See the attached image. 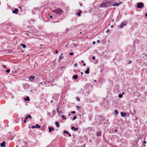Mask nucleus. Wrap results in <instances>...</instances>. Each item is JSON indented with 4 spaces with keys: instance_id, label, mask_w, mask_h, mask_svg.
Masks as SVG:
<instances>
[{
    "instance_id": "69168bd1",
    "label": "nucleus",
    "mask_w": 147,
    "mask_h": 147,
    "mask_svg": "<svg viewBox=\"0 0 147 147\" xmlns=\"http://www.w3.org/2000/svg\"><path fill=\"white\" fill-rule=\"evenodd\" d=\"M28 127H29V128H30V126H28Z\"/></svg>"
},
{
    "instance_id": "680f3d73",
    "label": "nucleus",
    "mask_w": 147,
    "mask_h": 147,
    "mask_svg": "<svg viewBox=\"0 0 147 147\" xmlns=\"http://www.w3.org/2000/svg\"><path fill=\"white\" fill-rule=\"evenodd\" d=\"M59 113H62V112L61 111L60 112L59 111Z\"/></svg>"
},
{
    "instance_id": "3c124183",
    "label": "nucleus",
    "mask_w": 147,
    "mask_h": 147,
    "mask_svg": "<svg viewBox=\"0 0 147 147\" xmlns=\"http://www.w3.org/2000/svg\"><path fill=\"white\" fill-rule=\"evenodd\" d=\"M3 66L5 68L6 67V66L5 65H3Z\"/></svg>"
},
{
    "instance_id": "9b49d317",
    "label": "nucleus",
    "mask_w": 147,
    "mask_h": 147,
    "mask_svg": "<svg viewBox=\"0 0 147 147\" xmlns=\"http://www.w3.org/2000/svg\"><path fill=\"white\" fill-rule=\"evenodd\" d=\"M49 132H51L52 131H53L54 130V128L53 127H49Z\"/></svg>"
},
{
    "instance_id": "7ed1b4c3",
    "label": "nucleus",
    "mask_w": 147,
    "mask_h": 147,
    "mask_svg": "<svg viewBox=\"0 0 147 147\" xmlns=\"http://www.w3.org/2000/svg\"><path fill=\"white\" fill-rule=\"evenodd\" d=\"M144 6V4L142 2L138 3L137 5V7L138 8L142 9L143 8Z\"/></svg>"
},
{
    "instance_id": "4be33fe9",
    "label": "nucleus",
    "mask_w": 147,
    "mask_h": 147,
    "mask_svg": "<svg viewBox=\"0 0 147 147\" xmlns=\"http://www.w3.org/2000/svg\"><path fill=\"white\" fill-rule=\"evenodd\" d=\"M114 111L116 115H117L118 114V112L117 110H115Z\"/></svg>"
},
{
    "instance_id": "a878e982",
    "label": "nucleus",
    "mask_w": 147,
    "mask_h": 147,
    "mask_svg": "<svg viewBox=\"0 0 147 147\" xmlns=\"http://www.w3.org/2000/svg\"><path fill=\"white\" fill-rule=\"evenodd\" d=\"M63 132L64 133H66L67 134H69V132L68 131H64Z\"/></svg>"
},
{
    "instance_id": "bb28decb",
    "label": "nucleus",
    "mask_w": 147,
    "mask_h": 147,
    "mask_svg": "<svg viewBox=\"0 0 147 147\" xmlns=\"http://www.w3.org/2000/svg\"><path fill=\"white\" fill-rule=\"evenodd\" d=\"M27 116V117H28L30 119H31L32 118V117L30 115H28Z\"/></svg>"
},
{
    "instance_id": "9d476101",
    "label": "nucleus",
    "mask_w": 147,
    "mask_h": 147,
    "mask_svg": "<svg viewBox=\"0 0 147 147\" xmlns=\"http://www.w3.org/2000/svg\"><path fill=\"white\" fill-rule=\"evenodd\" d=\"M18 11V9L17 8H15L14 10L12 12L13 13L17 14Z\"/></svg>"
},
{
    "instance_id": "6e6d98bb",
    "label": "nucleus",
    "mask_w": 147,
    "mask_h": 147,
    "mask_svg": "<svg viewBox=\"0 0 147 147\" xmlns=\"http://www.w3.org/2000/svg\"><path fill=\"white\" fill-rule=\"evenodd\" d=\"M78 115H79L80 117H81V114H79Z\"/></svg>"
},
{
    "instance_id": "4d7b16f0",
    "label": "nucleus",
    "mask_w": 147,
    "mask_h": 147,
    "mask_svg": "<svg viewBox=\"0 0 147 147\" xmlns=\"http://www.w3.org/2000/svg\"><path fill=\"white\" fill-rule=\"evenodd\" d=\"M134 112L135 113H136V110H134Z\"/></svg>"
},
{
    "instance_id": "338daca9",
    "label": "nucleus",
    "mask_w": 147,
    "mask_h": 147,
    "mask_svg": "<svg viewBox=\"0 0 147 147\" xmlns=\"http://www.w3.org/2000/svg\"><path fill=\"white\" fill-rule=\"evenodd\" d=\"M68 115L69 116H70V113Z\"/></svg>"
},
{
    "instance_id": "79ce46f5",
    "label": "nucleus",
    "mask_w": 147,
    "mask_h": 147,
    "mask_svg": "<svg viewBox=\"0 0 147 147\" xmlns=\"http://www.w3.org/2000/svg\"><path fill=\"white\" fill-rule=\"evenodd\" d=\"M58 53V51H57V50H56V51H55V53H56V54H57V53Z\"/></svg>"
},
{
    "instance_id": "58836bf2",
    "label": "nucleus",
    "mask_w": 147,
    "mask_h": 147,
    "mask_svg": "<svg viewBox=\"0 0 147 147\" xmlns=\"http://www.w3.org/2000/svg\"><path fill=\"white\" fill-rule=\"evenodd\" d=\"M80 74H81V76L83 74V72H81L80 73Z\"/></svg>"
},
{
    "instance_id": "c85d7f7f",
    "label": "nucleus",
    "mask_w": 147,
    "mask_h": 147,
    "mask_svg": "<svg viewBox=\"0 0 147 147\" xmlns=\"http://www.w3.org/2000/svg\"><path fill=\"white\" fill-rule=\"evenodd\" d=\"M76 118H77V116H75L73 117V120H74L76 119Z\"/></svg>"
},
{
    "instance_id": "f257e3e1",
    "label": "nucleus",
    "mask_w": 147,
    "mask_h": 147,
    "mask_svg": "<svg viewBox=\"0 0 147 147\" xmlns=\"http://www.w3.org/2000/svg\"><path fill=\"white\" fill-rule=\"evenodd\" d=\"M111 5V3L109 1H107L103 2L100 4V7H107L110 6Z\"/></svg>"
},
{
    "instance_id": "052dcab7",
    "label": "nucleus",
    "mask_w": 147,
    "mask_h": 147,
    "mask_svg": "<svg viewBox=\"0 0 147 147\" xmlns=\"http://www.w3.org/2000/svg\"><path fill=\"white\" fill-rule=\"evenodd\" d=\"M115 132H117V129H115Z\"/></svg>"
},
{
    "instance_id": "2f4dec72",
    "label": "nucleus",
    "mask_w": 147,
    "mask_h": 147,
    "mask_svg": "<svg viewBox=\"0 0 147 147\" xmlns=\"http://www.w3.org/2000/svg\"><path fill=\"white\" fill-rule=\"evenodd\" d=\"M78 65V64L77 63H75L74 65V67H76Z\"/></svg>"
},
{
    "instance_id": "f8f14e48",
    "label": "nucleus",
    "mask_w": 147,
    "mask_h": 147,
    "mask_svg": "<svg viewBox=\"0 0 147 147\" xmlns=\"http://www.w3.org/2000/svg\"><path fill=\"white\" fill-rule=\"evenodd\" d=\"M82 12V11L81 10H79V12L78 13H76V15H78L79 17H80L81 16L80 14Z\"/></svg>"
},
{
    "instance_id": "774afa93",
    "label": "nucleus",
    "mask_w": 147,
    "mask_h": 147,
    "mask_svg": "<svg viewBox=\"0 0 147 147\" xmlns=\"http://www.w3.org/2000/svg\"><path fill=\"white\" fill-rule=\"evenodd\" d=\"M83 146L84 147H85V145H84Z\"/></svg>"
},
{
    "instance_id": "f3484780",
    "label": "nucleus",
    "mask_w": 147,
    "mask_h": 147,
    "mask_svg": "<svg viewBox=\"0 0 147 147\" xmlns=\"http://www.w3.org/2000/svg\"><path fill=\"white\" fill-rule=\"evenodd\" d=\"M71 129L73 130L74 129V131H76V130H78V127H76V128H75L74 126H73L71 127Z\"/></svg>"
},
{
    "instance_id": "f704fd0d",
    "label": "nucleus",
    "mask_w": 147,
    "mask_h": 147,
    "mask_svg": "<svg viewBox=\"0 0 147 147\" xmlns=\"http://www.w3.org/2000/svg\"><path fill=\"white\" fill-rule=\"evenodd\" d=\"M76 107L78 108V109H79L80 108V106H78V105H77L76 106Z\"/></svg>"
},
{
    "instance_id": "6ab92c4d",
    "label": "nucleus",
    "mask_w": 147,
    "mask_h": 147,
    "mask_svg": "<svg viewBox=\"0 0 147 147\" xmlns=\"http://www.w3.org/2000/svg\"><path fill=\"white\" fill-rule=\"evenodd\" d=\"M20 46H22V47L24 48H25L26 47V45L24 44H21L20 45Z\"/></svg>"
},
{
    "instance_id": "37998d69",
    "label": "nucleus",
    "mask_w": 147,
    "mask_h": 147,
    "mask_svg": "<svg viewBox=\"0 0 147 147\" xmlns=\"http://www.w3.org/2000/svg\"><path fill=\"white\" fill-rule=\"evenodd\" d=\"M28 117H27H27H25V120H26V119H28Z\"/></svg>"
},
{
    "instance_id": "a18cd8bd",
    "label": "nucleus",
    "mask_w": 147,
    "mask_h": 147,
    "mask_svg": "<svg viewBox=\"0 0 147 147\" xmlns=\"http://www.w3.org/2000/svg\"><path fill=\"white\" fill-rule=\"evenodd\" d=\"M66 30L67 31L69 30V28H67L66 29Z\"/></svg>"
},
{
    "instance_id": "20e7f679",
    "label": "nucleus",
    "mask_w": 147,
    "mask_h": 147,
    "mask_svg": "<svg viewBox=\"0 0 147 147\" xmlns=\"http://www.w3.org/2000/svg\"><path fill=\"white\" fill-rule=\"evenodd\" d=\"M127 23V22L126 21H123L121 24L119 26L121 28H123L124 26H125Z\"/></svg>"
},
{
    "instance_id": "f03ea898",
    "label": "nucleus",
    "mask_w": 147,
    "mask_h": 147,
    "mask_svg": "<svg viewBox=\"0 0 147 147\" xmlns=\"http://www.w3.org/2000/svg\"><path fill=\"white\" fill-rule=\"evenodd\" d=\"M53 12L57 14H60L63 12V10L61 9L58 8L56 9L53 10Z\"/></svg>"
},
{
    "instance_id": "c03bdc74",
    "label": "nucleus",
    "mask_w": 147,
    "mask_h": 147,
    "mask_svg": "<svg viewBox=\"0 0 147 147\" xmlns=\"http://www.w3.org/2000/svg\"><path fill=\"white\" fill-rule=\"evenodd\" d=\"M86 65V64L85 63H84L83 64V66H85Z\"/></svg>"
},
{
    "instance_id": "49530a36",
    "label": "nucleus",
    "mask_w": 147,
    "mask_h": 147,
    "mask_svg": "<svg viewBox=\"0 0 147 147\" xmlns=\"http://www.w3.org/2000/svg\"><path fill=\"white\" fill-rule=\"evenodd\" d=\"M68 134L69 135V137H70L71 136V135L69 133V134Z\"/></svg>"
},
{
    "instance_id": "e2e57ef3",
    "label": "nucleus",
    "mask_w": 147,
    "mask_h": 147,
    "mask_svg": "<svg viewBox=\"0 0 147 147\" xmlns=\"http://www.w3.org/2000/svg\"><path fill=\"white\" fill-rule=\"evenodd\" d=\"M19 8H20L21 9V7H20V6L19 7Z\"/></svg>"
},
{
    "instance_id": "72a5a7b5",
    "label": "nucleus",
    "mask_w": 147,
    "mask_h": 147,
    "mask_svg": "<svg viewBox=\"0 0 147 147\" xmlns=\"http://www.w3.org/2000/svg\"><path fill=\"white\" fill-rule=\"evenodd\" d=\"M71 113H72V114H74V113H76V112H75V111H72L71 112Z\"/></svg>"
},
{
    "instance_id": "412c9836",
    "label": "nucleus",
    "mask_w": 147,
    "mask_h": 147,
    "mask_svg": "<svg viewBox=\"0 0 147 147\" xmlns=\"http://www.w3.org/2000/svg\"><path fill=\"white\" fill-rule=\"evenodd\" d=\"M61 117L63 119L65 120L66 119V118L63 115H62Z\"/></svg>"
},
{
    "instance_id": "bf43d9fd",
    "label": "nucleus",
    "mask_w": 147,
    "mask_h": 147,
    "mask_svg": "<svg viewBox=\"0 0 147 147\" xmlns=\"http://www.w3.org/2000/svg\"><path fill=\"white\" fill-rule=\"evenodd\" d=\"M12 73L13 74H14V72L13 71H12Z\"/></svg>"
},
{
    "instance_id": "603ef678",
    "label": "nucleus",
    "mask_w": 147,
    "mask_h": 147,
    "mask_svg": "<svg viewBox=\"0 0 147 147\" xmlns=\"http://www.w3.org/2000/svg\"><path fill=\"white\" fill-rule=\"evenodd\" d=\"M113 25H112L111 26V28H113Z\"/></svg>"
},
{
    "instance_id": "c9c22d12",
    "label": "nucleus",
    "mask_w": 147,
    "mask_h": 147,
    "mask_svg": "<svg viewBox=\"0 0 147 147\" xmlns=\"http://www.w3.org/2000/svg\"><path fill=\"white\" fill-rule=\"evenodd\" d=\"M92 59L93 60H95V57L94 56H93V57H92Z\"/></svg>"
},
{
    "instance_id": "7c9ffc66",
    "label": "nucleus",
    "mask_w": 147,
    "mask_h": 147,
    "mask_svg": "<svg viewBox=\"0 0 147 147\" xmlns=\"http://www.w3.org/2000/svg\"><path fill=\"white\" fill-rule=\"evenodd\" d=\"M74 53H72V52H70L69 53V55L71 56V55H74Z\"/></svg>"
},
{
    "instance_id": "393cba45",
    "label": "nucleus",
    "mask_w": 147,
    "mask_h": 147,
    "mask_svg": "<svg viewBox=\"0 0 147 147\" xmlns=\"http://www.w3.org/2000/svg\"><path fill=\"white\" fill-rule=\"evenodd\" d=\"M98 62V59H96L94 63L95 64H97Z\"/></svg>"
},
{
    "instance_id": "2eb2a0df",
    "label": "nucleus",
    "mask_w": 147,
    "mask_h": 147,
    "mask_svg": "<svg viewBox=\"0 0 147 147\" xmlns=\"http://www.w3.org/2000/svg\"><path fill=\"white\" fill-rule=\"evenodd\" d=\"M24 99L25 101H28L30 100V98L29 96H26V98H24Z\"/></svg>"
},
{
    "instance_id": "aec40b11",
    "label": "nucleus",
    "mask_w": 147,
    "mask_h": 147,
    "mask_svg": "<svg viewBox=\"0 0 147 147\" xmlns=\"http://www.w3.org/2000/svg\"><path fill=\"white\" fill-rule=\"evenodd\" d=\"M63 55V54L62 53L59 56V60H61L63 59V56H61V55Z\"/></svg>"
},
{
    "instance_id": "0eeeda50",
    "label": "nucleus",
    "mask_w": 147,
    "mask_h": 147,
    "mask_svg": "<svg viewBox=\"0 0 147 147\" xmlns=\"http://www.w3.org/2000/svg\"><path fill=\"white\" fill-rule=\"evenodd\" d=\"M121 115L122 117H125L127 116L126 113L123 112H121Z\"/></svg>"
},
{
    "instance_id": "0e129e2a",
    "label": "nucleus",
    "mask_w": 147,
    "mask_h": 147,
    "mask_svg": "<svg viewBox=\"0 0 147 147\" xmlns=\"http://www.w3.org/2000/svg\"><path fill=\"white\" fill-rule=\"evenodd\" d=\"M144 143H146V141H144Z\"/></svg>"
},
{
    "instance_id": "13d9d810",
    "label": "nucleus",
    "mask_w": 147,
    "mask_h": 147,
    "mask_svg": "<svg viewBox=\"0 0 147 147\" xmlns=\"http://www.w3.org/2000/svg\"><path fill=\"white\" fill-rule=\"evenodd\" d=\"M102 69H101L100 70V72H102Z\"/></svg>"
},
{
    "instance_id": "1a4fd4ad",
    "label": "nucleus",
    "mask_w": 147,
    "mask_h": 147,
    "mask_svg": "<svg viewBox=\"0 0 147 147\" xmlns=\"http://www.w3.org/2000/svg\"><path fill=\"white\" fill-rule=\"evenodd\" d=\"M122 3V2H120V3H115L114 4H113V6H118L121 3Z\"/></svg>"
},
{
    "instance_id": "09e8293b",
    "label": "nucleus",
    "mask_w": 147,
    "mask_h": 147,
    "mask_svg": "<svg viewBox=\"0 0 147 147\" xmlns=\"http://www.w3.org/2000/svg\"><path fill=\"white\" fill-rule=\"evenodd\" d=\"M50 18H52V16H50Z\"/></svg>"
},
{
    "instance_id": "423d86ee",
    "label": "nucleus",
    "mask_w": 147,
    "mask_h": 147,
    "mask_svg": "<svg viewBox=\"0 0 147 147\" xmlns=\"http://www.w3.org/2000/svg\"><path fill=\"white\" fill-rule=\"evenodd\" d=\"M96 136L97 137H99L101 136V132L100 131H98L96 133Z\"/></svg>"
},
{
    "instance_id": "de8ad7c7",
    "label": "nucleus",
    "mask_w": 147,
    "mask_h": 147,
    "mask_svg": "<svg viewBox=\"0 0 147 147\" xmlns=\"http://www.w3.org/2000/svg\"><path fill=\"white\" fill-rule=\"evenodd\" d=\"M145 16H146V17H147V13H146L145 14Z\"/></svg>"
},
{
    "instance_id": "cd10ccee",
    "label": "nucleus",
    "mask_w": 147,
    "mask_h": 147,
    "mask_svg": "<svg viewBox=\"0 0 147 147\" xmlns=\"http://www.w3.org/2000/svg\"><path fill=\"white\" fill-rule=\"evenodd\" d=\"M10 71V70L9 69L7 70L6 71V72L7 73H9V72Z\"/></svg>"
},
{
    "instance_id": "8fccbe9b",
    "label": "nucleus",
    "mask_w": 147,
    "mask_h": 147,
    "mask_svg": "<svg viewBox=\"0 0 147 147\" xmlns=\"http://www.w3.org/2000/svg\"><path fill=\"white\" fill-rule=\"evenodd\" d=\"M57 111L58 112V113L59 112V109H57Z\"/></svg>"
},
{
    "instance_id": "e433bc0d",
    "label": "nucleus",
    "mask_w": 147,
    "mask_h": 147,
    "mask_svg": "<svg viewBox=\"0 0 147 147\" xmlns=\"http://www.w3.org/2000/svg\"><path fill=\"white\" fill-rule=\"evenodd\" d=\"M109 31H110V30H109V29H108V30H107V31H106V33H108V32H109Z\"/></svg>"
},
{
    "instance_id": "a19ab883",
    "label": "nucleus",
    "mask_w": 147,
    "mask_h": 147,
    "mask_svg": "<svg viewBox=\"0 0 147 147\" xmlns=\"http://www.w3.org/2000/svg\"><path fill=\"white\" fill-rule=\"evenodd\" d=\"M24 123H26L27 122V121H26V120L25 119L24 121Z\"/></svg>"
},
{
    "instance_id": "4c0bfd02",
    "label": "nucleus",
    "mask_w": 147,
    "mask_h": 147,
    "mask_svg": "<svg viewBox=\"0 0 147 147\" xmlns=\"http://www.w3.org/2000/svg\"><path fill=\"white\" fill-rule=\"evenodd\" d=\"M96 43V42L94 41L93 42H92V44H93V45H94Z\"/></svg>"
},
{
    "instance_id": "864d4df0",
    "label": "nucleus",
    "mask_w": 147,
    "mask_h": 147,
    "mask_svg": "<svg viewBox=\"0 0 147 147\" xmlns=\"http://www.w3.org/2000/svg\"><path fill=\"white\" fill-rule=\"evenodd\" d=\"M81 62L82 63H84V61L83 60H82V61H81Z\"/></svg>"
},
{
    "instance_id": "39448f33",
    "label": "nucleus",
    "mask_w": 147,
    "mask_h": 147,
    "mask_svg": "<svg viewBox=\"0 0 147 147\" xmlns=\"http://www.w3.org/2000/svg\"><path fill=\"white\" fill-rule=\"evenodd\" d=\"M40 127H41V126L40 125H39L38 124H37L34 126H32L31 127V128L32 129L34 128H40Z\"/></svg>"
},
{
    "instance_id": "a211bd4d",
    "label": "nucleus",
    "mask_w": 147,
    "mask_h": 147,
    "mask_svg": "<svg viewBox=\"0 0 147 147\" xmlns=\"http://www.w3.org/2000/svg\"><path fill=\"white\" fill-rule=\"evenodd\" d=\"M55 124L56 125L57 127H58L59 126L60 124L58 121H56L55 122Z\"/></svg>"
},
{
    "instance_id": "4468645a",
    "label": "nucleus",
    "mask_w": 147,
    "mask_h": 147,
    "mask_svg": "<svg viewBox=\"0 0 147 147\" xmlns=\"http://www.w3.org/2000/svg\"><path fill=\"white\" fill-rule=\"evenodd\" d=\"M90 69L89 68H87V70L85 71V73L86 74H88L89 73V70Z\"/></svg>"
},
{
    "instance_id": "b1692460",
    "label": "nucleus",
    "mask_w": 147,
    "mask_h": 147,
    "mask_svg": "<svg viewBox=\"0 0 147 147\" xmlns=\"http://www.w3.org/2000/svg\"><path fill=\"white\" fill-rule=\"evenodd\" d=\"M119 97L120 98H121L123 97V95L121 94H119Z\"/></svg>"
},
{
    "instance_id": "c756f323",
    "label": "nucleus",
    "mask_w": 147,
    "mask_h": 147,
    "mask_svg": "<svg viewBox=\"0 0 147 147\" xmlns=\"http://www.w3.org/2000/svg\"><path fill=\"white\" fill-rule=\"evenodd\" d=\"M76 99H77V100L78 101H80V98L78 97H76Z\"/></svg>"
},
{
    "instance_id": "5701e85b",
    "label": "nucleus",
    "mask_w": 147,
    "mask_h": 147,
    "mask_svg": "<svg viewBox=\"0 0 147 147\" xmlns=\"http://www.w3.org/2000/svg\"><path fill=\"white\" fill-rule=\"evenodd\" d=\"M132 63V61L131 60H129L128 61V63H127L128 64H130Z\"/></svg>"
},
{
    "instance_id": "dca6fc26",
    "label": "nucleus",
    "mask_w": 147,
    "mask_h": 147,
    "mask_svg": "<svg viewBox=\"0 0 147 147\" xmlns=\"http://www.w3.org/2000/svg\"><path fill=\"white\" fill-rule=\"evenodd\" d=\"M78 78V76L77 75H74L73 76V78L74 80H76Z\"/></svg>"
},
{
    "instance_id": "473e14b6",
    "label": "nucleus",
    "mask_w": 147,
    "mask_h": 147,
    "mask_svg": "<svg viewBox=\"0 0 147 147\" xmlns=\"http://www.w3.org/2000/svg\"><path fill=\"white\" fill-rule=\"evenodd\" d=\"M65 67H64V66H62V67H61L60 68V69H63V68L65 69Z\"/></svg>"
},
{
    "instance_id": "ddd939ff",
    "label": "nucleus",
    "mask_w": 147,
    "mask_h": 147,
    "mask_svg": "<svg viewBox=\"0 0 147 147\" xmlns=\"http://www.w3.org/2000/svg\"><path fill=\"white\" fill-rule=\"evenodd\" d=\"M35 76H32L29 78V79L30 81H32L33 80H34Z\"/></svg>"
},
{
    "instance_id": "ea45409f",
    "label": "nucleus",
    "mask_w": 147,
    "mask_h": 147,
    "mask_svg": "<svg viewBox=\"0 0 147 147\" xmlns=\"http://www.w3.org/2000/svg\"><path fill=\"white\" fill-rule=\"evenodd\" d=\"M97 43H99L100 42V40H97Z\"/></svg>"
},
{
    "instance_id": "6e6552de",
    "label": "nucleus",
    "mask_w": 147,
    "mask_h": 147,
    "mask_svg": "<svg viewBox=\"0 0 147 147\" xmlns=\"http://www.w3.org/2000/svg\"><path fill=\"white\" fill-rule=\"evenodd\" d=\"M6 144L5 141H3L2 143L0 144L1 147H3L5 146V144Z\"/></svg>"
},
{
    "instance_id": "5fc2aeb1",
    "label": "nucleus",
    "mask_w": 147,
    "mask_h": 147,
    "mask_svg": "<svg viewBox=\"0 0 147 147\" xmlns=\"http://www.w3.org/2000/svg\"><path fill=\"white\" fill-rule=\"evenodd\" d=\"M137 119H138V118L136 117H135V120H137Z\"/></svg>"
}]
</instances>
